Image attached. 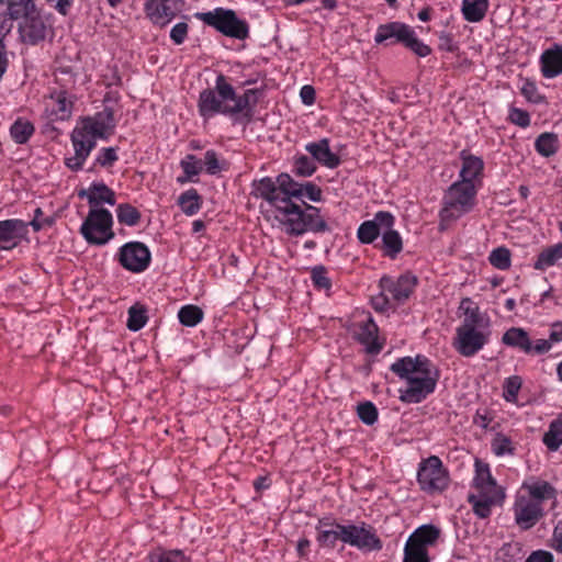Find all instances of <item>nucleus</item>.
I'll use <instances>...</instances> for the list:
<instances>
[{
    "mask_svg": "<svg viewBox=\"0 0 562 562\" xmlns=\"http://www.w3.org/2000/svg\"><path fill=\"white\" fill-rule=\"evenodd\" d=\"M391 371L407 383L400 391V400L404 403L416 404L425 400L435 391L439 379L438 370L423 356L401 358L391 366Z\"/></svg>",
    "mask_w": 562,
    "mask_h": 562,
    "instance_id": "nucleus-1",
    "label": "nucleus"
},
{
    "mask_svg": "<svg viewBox=\"0 0 562 562\" xmlns=\"http://www.w3.org/2000/svg\"><path fill=\"white\" fill-rule=\"evenodd\" d=\"M258 90L248 89L244 95L237 97L234 88L226 82L223 75L217 77L215 90H203L199 99V110L203 117L215 113L235 114L243 112L248 122L251 117V106L258 102Z\"/></svg>",
    "mask_w": 562,
    "mask_h": 562,
    "instance_id": "nucleus-2",
    "label": "nucleus"
},
{
    "mask_svg": "<svg viewBox=\"0 0 562 562\" xmlns=\"http://www.w3.org/2000/svg\"><path fill=\"white\" fill-rule=\"evenodd\" d=\"M114 127V112L111 108H105L94 116L82 119L71 133L75 155L65 159L66 166L72 171L80 170L94 148L95 140L98 138H108Z\"/></svg>",
    "mask_w": 562,
    "mask_h": 562,
    "instance_id": "nucleus-3",
    "label": "nucleus"
},
{
    "mask_svg": "<svg viewBox=\"0 0 562 562\" xmlns=\"http://www.w3.org/2000/svg\"><path fill=\"white\" fill-rule=\"evenodd\" d=\"M475 193L473 182L458 181L451 184L445 194L443 207L440 211L441 226L472 210Z\"/></svg>",
    "mask_w": 562,
    "mask_h": 562,
    "instance_id": "nucleus-4",
    "label": "nucleus"
},
{
    "mask_svg": "<svg viewBox=\"0 0 562 562\" xmlns=\"http://www.w3.org/2000/svg\"><path fill=\"white\" fill-rule=\"evenodd\" d=\"M288 228L286 232L291 235H301L306 231L325 232L328 231V225L319 215V210L312 205H306L303 211L300 205L292 203L283 217L277 215Z\"/></svg>",
    "mask_w": 562,
    "mask_h": 562,
    "instance_id": "nucleus-5",
    "label": "nucleus"
},
{
    "mask_svg": "<svg viewBox=\"0 0 562 562\" xmlns=\"http://www.w3.org/2000/svg\"><path fill=\"white\" fill-rule=\"evenodd\" d=\"M195 18L226 36L238 40H244L248 36L247 23L239 20L233 10L216 8L214 11L198 12Z\"/></svg>",
    "mask_w": 562,
    "mask_h": 562,
    "instance_id": "nucleus-6",
    "label": "nucleus"
},
{
    "mask_svg": "<svg viewBox=\"0 0 562 562\" xmlns=\"http://www.w3.org/2000/svg\"><path fill=\"white\" fill-rule=\"evenodd\" d=\"M112 224V214L108 210L91 207L80 232L89 244L103 245L114 237Z\"/></svg>",
    "mask_w": 562,
    "mask_h": 562,
    "instance_id": "nucleus-7",
    "label": "nucleus"
},
{
    "mask_svg": "<svg viewBox=\"0 0 562 562\" xmlns=\"http://www.w3.org/2000/svg\"><path fill=\"white\" fill-rule=\"evenodd\" d=\"M392 38H394L395 42L403 43L407 48L420 57H426L431 52L429 46L415 37L414 31L406 24L392 22L381 25L378 29L375 34L376 43H383Z\"/></svg>",
    "mask_w": 562,
    "mask_h": 562,
    "instance_id": "nucleus-8",
    "label": "nucleus"
},
{
    "mask_svg": "<svg viewBox=\"0 0 562 562\" xmlns=\"http://www.w3.org/2000/svg\"><path fill=\"white\" fill-rule=\"evenodd\" d=\"M417 480L424 491H442L448 485V476L438 457H429L420 463Z\"/></svg>",
    "mask_w": 562,
    "mask_h": 562,
    "instance_id": "nucleus-9",
    "label": "nucleus"
},
{
    "mask_svg": "<svg viewBox=\"0 0 562 562\" xmlns=\"http://www.w3.org/2000/svg\"><path fill=\"white\" fill-rule=\"evenodd\" d=\"M344 543L357 547L360 550L373 551L382 548L381 540L373 532L371 527L364 524L361 526L344 525Z\"/></svg>",
    "mask_w": 562,
    "mask_h": 562,
    "instance_id": "nucleus-10",
    "label": "nucleus"
},
{
    "mask_svg": "<svg viewBox=\"0 0 562 562\" xmlns=\"http://www.w3.org/2000/svg\"><path fill=\"white\" fill-rule=\"evenodd\" d=\"M488 340V333L482 328H457L456 349L464 357H472L480 351Z\"/></svg>",
    "mask_w": 562,
    "mask_h": 562,
    "instance_id": "nucleus-11",
    "label": "nucleus"
},
{
    "mask_svg": "<svg viewBox=\"0 0 562 562\" xmlns=\"http://www.w3.org/2000/svg\"><path fill=\"white\" fill-rule=\"evenodd\" d=\"M120 261L127 270L140 272L148 267L150 252L143 243H127L120 250Z\"/></svg>",
    "mask_w": 562,
    "mask_h": 562,
    "instance_id": "nucleus-12",
    "label": "nucleus"
},
{
    "mask_svg": "<svg viewBox=\"0 0 562 562\" xmlns=\"http://www.w3.org/2000/svg\"><path fill=\"white\" fill-rule=\"evenodd\" d=\"M184 7L183 0H149L146 3V12L153 23L165 26Z\"/></svg>",
    "mask_w": 562,
    "mask_h": 562,
    "instance_id": "nucleus-13",
    "label": "nucleus"
},
{
    "mask_svg": "<svg viewBox=\"0 0 562 562\" xmlns=\"http://www.w3.org/2000/svg\"><path fill=\"white\" fill-rule=\"evenodd\" d=\"M514 513L516 524L525 530L533 527L543 516V509L539 502L530 501L526 496H519L516 499Z\"/></svg>",
    "mask_w": 562,
    "mask_h": 562,
    "instance_id": "nucleus-14",
    "label": "nucleus"
},
{
    "mask_svg": "<svg viewBox=\"0 0 562 562\" xmlns=\"http://www.w3.org/2000/svg\"><path fill=\"white\" fill-rule=\"evenodd\" d=\"M417 279L411 273H405L396 280L384 276L380 280V288L391 294L396 303H403L413 293Z\"/></svg>",
    "mask_w": 562,
    "mask_h": 562,
    "instance_id": "nucleus-15",
    "label": "nucleus"
},
{
    "mask_svg": "<svg viewBox=\"0 0 562 562\" xmlns=\"http://www.w3.org/2000/svg\"><path fill=\"white\" fill-rule=\"evenodd\" d=\"M394 217L389 212H378L372 221L363 222L358 229V238L363 244L372 243L384 228H391Z\"/></svg>",
    "mask_w": 562,
    "mask_h": 562,
    "instance_id": "nucleus-16",
    "label": "nucleus"
},
{
    "mask_svg": "<svg viewBox=\"0 0 562 562\" xmlns=\"http://www.w3.org/2000/svg\"><path fill=\"white\" fill-rule=\"evenodd\" d=\"M254 186L257 195L273 205L280 213L281 217H283L293 202H286L283 198L281 199L279 183L277 181H272L270 178H263L258 182H255Z\"/></svg>",
    "mask_w": 562,
    "mask_h": 562,
    "instance_id": "nucleus-17",
    "label": "nucleus"
},
{
    "mask_svg": "<svg viewBox=\"0 0 562 562\" xmlns=\"http://www.w3.org/2000/svg\"><path fill=\"white\" fill-rule=\"evenodd\" d=\"M20 35L23 42L36 44L43 41L46 36V24L40 13L34 11L29 15L19 27Z\"/></svg>",
    "mask_w": 562,
    "mask_h": 562,
    "instance_id": "nucleus-18",
    "label": "nucleus"
},
{
    "mask_svg": "<svg viewBox=\"0 0 562 562\" xmlns=\"http://www.w3.org/2000/svg\"><path fill=\"white\" fill-rule=\"evenodd\" d=\"M27 233V223L21 220H5L0 222V246L10 249L15 246V239L22 238Z\"/></svg>",
    "mask_w": 562,
    "mask_h": 562,
    "instance_id": "nucleus-19",
    "label": "nucleus"
},
{
    "mask_svg": "<svg viewBox=\"0 0 562 562\" xmlns=\"http://www.w3.org/2000/svg\"><path fill=\"white\" fill-rule=\"evenodd\" d=\"M305 149L311 154L312 158L327 168H336L340 164L339 157L329 148V140L323 138L315 143H310Z\"/></svg>",
    "mask_w": 562,
    "mask_h": 562,
    "instance_id": "nucleus-20",
    "label": "nucleus"
},
{
    "mask_svg": "<svg viewBox=\"0 0 562 562\" xmlns=\"http://www.w3.org/2000/svg\"><path fill=\"white\" fill-rule=\"evenodd\" d=\"M474 484L479 493L504 494L490 472L487 463L475 461Z\"/></svg>",
    "mask_w": 562,
    "mask_h": 562,
    "instance_id": "nucleus-21",
    "label": "nucleus"
},
{
    "mask_svg": "<svg viewBox=\"0 0 562 562\" xmlns=\"http://www.w3.org/2000/svg\"><path fill=\"white\" fill-rule=\"evenodd\" d=\"M80 198H87L89 204L93 207L100 203L115 204V193L104 183H93L88 189L78 192Z\"/></svg>",
    "mask_w": 562,
    "mask_h": 562,
    "instance_id": "nucleus-22",
    "label": "nucleus"
},
{
    "mask_svg": "<svg viewBox=\"0 0 562 562\" xmlns=\"http://www.w3.org/2000/svg\"><path fill=\"white\" fill-rule=\"evenodd\" d=\"M541 71L546 78H553L562 74V47L554 45L541 55Z\"/></svg>",
    "mask_w": 562,
    "mask_h": 562,
    "instance_id": "nucleus-23",
    "label": "nucleus"
},
{
    "mask_svg": "<svg viewBox=\"0 0 562 562\" xmlns=\"http://www.w3.org/2000/svg\"><path fill=\"white\" fill-rule=\"evenodd\" d=\"M459 310L463 312L464 319L458 328L484 329V327L487 326V322L485 321L483 314L480 312L479 307L475 304H473L471 299H463L460 303Z\"/></svg>",
    "mask_w": 562,
    "mask_h": 562,
    "instance_id": "nucleus-24",
    "label": "nucleus"
},
{
    "mask_svg": "<svg viewBox=\"0 0 562 562\" xmlns=\"http://www.w3.org/2000/svg\"><path fill=\"white\" fill-rule=\"evenodd\" d=\"M504 496V494L479 493L477 495L470 494L468 501L480 518H486L491 514V507L499 503Z\"/></svg>",
    "mask_w": 562,
    "mask_h": 562,
    "instance_id": "nucleus-25",
    "label": "nucleus"
},
{
    "mask_svg": "<svg viewBox=\"0 0 562 562\" xmlns=\"http://www.w3.org/2000/svg\"><path fill=\"white\" fill-rule=\"evenodd\" d=\"M52 114L58 120H66L71 115L72 100L69 93L65 90L55 91L49 95V103Z\"/></svg>",
    "mask_w": 562,
    "mask_h": 562,
    "instance_id": "nucleus-26",
    "label": "nucleus"
},
{
    "mask_svg": "<svg viewBox=\"0 0 562 562\" xmlns=\"http://www.w3.org/2000/svg\"><path fill=\"white\" fill-rule=\"evenodd\" d=\"M376 337L378 326L372 318H368L367 322H363L359 326L357 338L361 344L367 346L368 351L371 353H376L381 349V347L375 344Z\"/></svg>",
    "mask_w": 562,
    "mask_h": 562,
    "instance_id": "nucleus-27",
    "label": "nucleus"
},
{
    "mask_svg": "<svg viewBox=\"0 0 562 562\" xmlns=\"http://www.w3.org/2000/svg\"><path fill=\"white\" fill-rule=\"evenodd\" d=\"M528 491L530 501H537L541 505L543 501L557 498V490L546 481H535L532 483L524 484L522 486Z\"/></svg>",
    "mask_w": 562,
    "mask_h": 562,
    "instance_id": "nucleus-28",
    "label": "nucleus"
},
{
    "mask_svg": "<svg viewBox=\"0 0 562 562\" xmlns=\"http://www.w3.org/2000/svg\"><path fill=\"white\" fill-rule=\"evenodd\" d=\"M502 341L507 346L518 347L527 353L532 351V342L530 341L527 331L522 328H509L503 335Z\"/></svg>",
    "mask_w": 562,
    "mask_h": 562,
    "instance_id": "nucleus-29",
    "label": "nucleus"
},
{
    "mask_svg": "<svg viewBox=\"0 0 562 562\" xmlns=\"http://www.w3.org/2000/svg\"><path fill=\"white\" fill-rule=\"evenodd\" d=\"M440 536V530L434 525H424L417 528L408 539L416 546L426 548L432 546Z\"/></svg>",
    "mask_w": 562,
    "mask_h": 562,
    "instance_id": "nucleus-30",
    "label": "nucleus"
},
{
    "mask_svg": "<svg viewBox=\"0 0 562 562\" xmlns=\"http://www.w3.org/2000/svg\"><path fill=\"white\" fill-rule=\"evenodd\" d=\"M560 259H562V241L543 249L539 254L533 267L537 270H546L554 266Z\"/></svg>",
    "mask_w": 562,
    "mask_h": 562,
    "instance_id": "nucleus-31",
    "label": "nucleus"
},
{
    "mask_svg": "<svg viewBox=\"0 0 562 562\" xmlns=\"http://www.w3.org/2000/svg\"><path fill=\"white\" fill-rule=\"evenodd\" d=\"M0 5H5L3 10L7 12V15H9L12 21L19 20L21 18L25 20L26 18H29L31 12L33 13L34 11H36L35 4H26L22 0H9L8 2L0 0Z\"/></svg>",
    "mask_w": 562,
    "mask_h": 562,
    "instance_id": "nucleus-32",
    "label": "nucleus"
},
{
    "mask_svg": "<svg viewBox=\"0 0 562 562\" xmlns=\"http://www.w3.org/2000/svg\"><path fill=\"white\" fill-rule=\"evenodd\" d=\"M462 168L460 170L461 181L472 182L483 170V160L479 157L464 155L462 153Z\"/></svg>",
    "mask_w": 562,
    "mask_h": 562,
    "instance_id": "nucleus-33",
    "label": "nucleus"
},
{
    "mask_svg": "<svg viewBox=\"0 0 562 562\" xmlns=\"http://www.w3.org/2000/svg\"><path fill=\"white\" fill-rule=\"evenodd\" d=\"M487 11V0H463L462 12L469 22L481 21Z\"/></svg>",
    "mask_w": 562,
    "mask_h": 562,
    "instance_id": "nucleus-34",
    "label": "nucleus"
},
{
    "mask_svg": "<svg viewBox=\"0 0 562 562\" xmlns=\"http://www.w3.org/2000/svg\"><path fill=\"white\" fill-rule=\"evenodd\" d=\"M279 188L281 190V199L283 198L286 202H292L291 198H302V184L293 181L288 173H281L277 178Z\"/></svg>",
    "mask_w": 562,
    "mask_h": 562,
    "instance_id": "nucleus-35",
    "label": "nucleus"
},
{
    "mask_svg": "<svg viewBox=\"0 0 562 562\" xmlns=\"http://www.w3.org/2000/svg\"><path fill=\"white\" fill-rule=\"evenodd\" d=\"M543 442L548 447L549 450L555 451L562 445V419L553 420L549 430L543 436Z\"/></svg>",
    "mask_w": 562,
    "mask_h": 562,
    "instance_id": "nucleus-36",
    "label": "nucleus"
},
{
    "mask_svg": "<svg viewBox=\"0 0 562 562\" xmlns=\"http://www.w3.org/2000/svg\"><path fill=\"white\" fill-rule=\"evenodd\" d=\"M33 133V124L23 119H18L10 128V134L18 144L26 143Z\"/></svg>",
    "mask_w": 562,
    "mask_h": 562,
    "instance_id": "nucleus-37",
    "label": "nucleus"
},
{
    "mask_svg": "<svg viewBox=\"0 0 562 562\" xmlns=\"http://www.w3.org/2000/svg\"><path fill=\"white\" fill-rule=\"evenodd\" d=\"M535 146L540 155L550 157L558 149V136L554 133H543L538 136Z\"/></svg>",
    "mask_w": 562,
    "mask_h": 562,
    "instance_id": "nucleus-38",
    "label": "nucleus"
},
{
    "mask_svg": "<svg viewBox=\"0 0 562 562\" xmlns=\"http://www.w3.org/2000/svg\"><path fill=\"white\" fill-rule=\"evenodd\" d=\"M344 525L336 524L330 529L322 530L317 536V541L322 547L334 548L338 540L344 542Z\"/></svg>",
    "mask_w": 562,
    "mask_h": 562,
    "instance_id": "nucleus-39",
    "label": "nucleus"
},
{
    "mask_svg": "<svg viewBox=\"0 0 562 562\" xmlns=\"http://www.w3.org/2000/svg\"><path fill=\"white\" fill-rule=\"evenodd\" d=\"M179 321L182 325L193 327L203 318V311L196 305H186L178 313Z\"/></svg>",
    "mask_w": 562,
    "mask_h": 562,
    "instance_id": "nucleus-40",
    "label": "nucleus"
},
{
    "mask_svg": "<svg viewBox=\"0 0 562 562\" xmlns=\"http://www.w3.org/2000/svg\"><path fill=\"white\" fill-rule=\"evenodd\" d=\"M116 216L120 223L127 226H135L140 221L139 211L128 203H123L117 206Z\"/></svg>",
    "mask_w": 562,
    "mask_h": 562,
    "instance_id": "nucleus-41",
    "label": "nucleus"
},
{
    "mask_svg": "<svg viewBox=\"0 0 562 562\" xmlns=\"http://www.w3.org/2000/svg\"><path fill=\"white\" fill-rule=\"evenodd\" d=\"M179 205L187 215L195 214L200 209V195L196 190L190 189L179 198Z\"/></svg>",
    "mask_w": 562,
    "mask_h": 562,
    "instance_id": "nucleus-42",
    "label": "nucleus"
},
{
    "mask_svg": "<svg viewBox=\"0 0 562 562\" xmlns=\"http://www.w3.org/2000/svg\"><path fill=\"white\" fill-rule=\"evenodd\" d=\"M382 240L386 252L394 257L402 250V238L396 231L384 228L382 232Z\"/></svg>",
    "mask_w": 562,
    "mask_h": 562,
    "instance_id": "nucleus-43",
    "label": "nucleus"
},
{
    "mask_svg": "<svg viewBox=\"0 0 562 562\" xmlns=\"http://www.w3.org/2000/svg\"><path fill=\"white\" fill-rule=\"evenodd\" d=\"M147 322L146 310L142 305H133L128 310L127 328L137 331L145 326Z\"/></svg>",
    "mask_w": 562,
    "mask_h": 562,
    "instance_id": "nucleus-44",
    "label": "nucleus"
},
{
    "mask_svg": "<svg viewBox=\"0 0 562 562\" xmlns=\"http://www.w3.org/2000/svg\"><path fill=\"white\" fill-rule=\"evenodd\" d=\"M403 562H429L428 551L426 548L418 547L408 539L404 548Z\"/></svg>",
    "mask_w": 562,
    "mask_h": 562,
    "instance_id": "nucleus-45",
    "label": "nucleus"
},
{
    "mask_svg": "<svg viewBox=\"0 0 562 562\" xmlns=\"http://www.w3.org/2000/svg\"><path fill=\"white\" fill-rule=\"evenodd\" d=\"M181 167L186 175L184 177L178 178V181L181 183L202 171V162L198 160L194 155H188L183 160H181Z\"/></svg>",
    "mask_w": 562,
    "mask_h": 562,
    "instance_id": "nucleus-46",
    "label": "nucleus"
},
{
    "mask_svg": "<svg viewBox=\"0 0 562 562\" xmlns=\"http://www.w3.org/2000/svg\"><path fill=\"white\" fill-rule=\"evenodd\" d=\"M490 262L497 269L505 270L510 267V251L505 247L494 249L490 255Z\"/></svg>",
    "mask_w": 562,
    "mask_h": 562,
    "instance_id": "nucleus-47",
    "label": "nucleus"
},
{
    "mask_svg": "<svg viewBox=\"0 0 562 562\" xmlns=\"http://www.w3.org/2000/svg\"><path fill=\"white\" fill-rule=\"evenodd\" d=\"M150 559L153 562L155 560L156 562H190V559L180 550L161 551L159 553L151 554Z\"/></svg>",
    "mask_w": 562,
    "mask_h": 562,
    "instance_id": "nucleus-48",
    "label": "nucleus"
},
{
    "mask_svg": "<svg viewBox=\"0 0 562 562\" xmlns=\"http://www.w3.org/2000/svg\"><path fill=\"white\" fill-rule=\"evenodd\" d=\"M357 413L359 418L367 425H372L378 419V409L371 402L359 404Z\"/></svg>",
    "mask_w": 562,
    "mask_h": 562,
    "instance_id": "nucleus-49",
    "label": "nucleus"
},
{
    "mask_svg": "<svg viewBox=\"0 0 562 562\" xmlns=\"http://www.w3.org/2000/svg\"><path fill=\"white\" fill-rule=\"evenodd\" d=\"M521 387V379L517 375L506 379L504 385V398L507 402H515L517 394Z\"/></svg>",
    "mask_w": 562,
    "mask_h": 562,
    "instance_id": "nucleus-50",
    "label": "nucleus"
},
{
    "mask_svg": "<svg viewBox=\"0 0 562 562\" xmlns=\"http://www.w3.org/2000/svg\"><path fill=\"white\" fill-rule=\"evenodd\" d=\"M316 170L313 158L301 156L295 161V172L302 177L312 176Z\"/></svg>",
    "mask_w": 562,
    "mask_h": 562,
    "instance_id": "nucleus-51",
    "label": "nucleus"
},
{
    "mask_svg": "<svg viewBox=\"0 0 562 562\" xmlns=\"http://www.w3.org/2000/svg\"><path fill=\"white\" fill-rule=\"evenodd\" d=\"M312 281L318 289L328 290L331 285L330 280L326 276V269L323 266H317L312 269Z\"/></svg>",
    "mask_w": 562,
    "mask_h": 562,
    "instance_id": "nucleus-52",
    "label": "nucleus"
},
{
    "mask_svg": "<svg viewBox=\"0 0 562 562\" xmlns=\"http://www.w3.org/2000/svg\"><path fill=\"white\" fill-rule=\"evenodd\" d=\"M116 160L117 155L114 147L103 148L97 157V164L102 167H111Z\"/></svg>",
    "mask_w": 562,
    "mask_h": 562,
    "instance_id": "nucleus-53",
    "label": "nucleus"
},
{
    "mask_svg": "<svg viewBox=\"0 0 562 562\" xmlns=\"http://www.w3.org/2000/svg\"><path fill=\"white\" fill-rule=\"evenodd\" d=\"M189 26L186 22L177 23L170 31V38L177 45H180L184 42L188 35Z\"/></svg>",
    "mask_w": 562,
    "mask_h": 562,
    "instance_id": "nucleus-54",
    "label": "nucleus"
},
{
    "mask_svg": "<svg viewBox=\"0 0 562 562\" xmlns=\"http://www.w3.org/2000/svg\"><path fill=\"white\" fill-rule=\"evenodd\" d=\"M512 441L505 436H497L492 443V448L495 454L503 456L512 452Z\"/></svg>",
    "mask_w": 562,
    "mask_h": 562,
    "instance_id": "nucleus-55",
    "label": "nucleus"
},
{
    "mask_svg": "<svg viewBox=\"0 0 562 562\" xmlns=\"http://www.w3.org/2000/svg\"><path fill=\"white\" fill-rule=\"evenodd\" d=\"M204 165L206 172L210 175H215L221 170L220 161L217 159V155L214 150H207L204 156Z\"/></svg>",
    "mask_w": 562,
    "mask_h": 562,
    "instance_id": "nucleus-56",
    "label": "nucleus"
},
{
    "mask_svg": "<svg viewBox=\"0 0 562 562\" xmlns=\"http://www.w3.org/2000/svg\"><path fill=\"white\" fill-rule=\"evenodd\" d=\"M521 93L533 103L542 101V97L539 94L538 89L533 82L526 81L521 87Z\"/></svg>",
    "mask_w": 562,
    "mask_h": 562,
    "instance_id": "nucleus-57",
    "label": "nucleus"
},
{
    "mask_svg": "<svg viewBox=\"0 0 562 562\" xmlns=\"http://www.w3.org/2000/svg\"><path fill=\"white\" fill-rule=\"evenodd\" d=\"M301 189H302V198L306 196L307 199H310L311 201H314V202L319 201L322 198L321 189L311 182H306V183L302 184Z\"/></svg>",
    "mask_w": 562,
    "mask_h": 562,
    "instance_id": "nucleus-58",
    "label": "nucleus"
},
{
    "mask_svg": "<svg viewBox=\"0 0 562 562\" xmlns=\"http://www.w3.org/2000/svg\"><path fill=\"white\" fill-rule=\"evenodd\" d=\"M385 293L386 291L381 290V292L371 300L373 308L378 312H384L389 307L390 299Z\"/></svg>",
    "mask_w": 562,
    "mask_h": 562,
    "instance_id": "nucleus-59",
    "label": "nucleus"
},
{
    "mask_svg": "<svg viewBox=\"0 0 562 562\" xmlns=\"http://www.w3.org/2000/svg\"><path fill=\"white\" fill-rule=\"evenodd\" d=\"M510 120L513 123L521 126V127H526L529 125L530 123V117H529V114L522 110H519V109H514L512 112H510Z\"/></svg>",
    "mask_w": 562,
    "mask_h": 562,
    "instance_id": "nucleus-60",
    "label": "nucleus"
},
{
    "mask_svg": "<svg viewBox=\"0 0 562 562\" xmlns=\"http://www.w3.org/2000/svg\"><path fill=\"white\" fill-rule=\"evenodd\" d=\"M12 26L13 21L9 15H7V12L0 5V36H3L7 33H9Z\"/></svg>",
    "mask_w": 562,
    "mask_h": 562,
    "instance_id": "nucleus-61",
    "label": "nucleus"
},
{
    "mask_svg": "<svg viewBox=\"0 0 562 562\" xmlns=\"http://www.w3.org/2000/svg\"><path fill=\"white\" fill-rule=\"evenodd\" d=\"M525 562H553V557L547 551H535L532 552Z\"/></svg>",
    "mask_w": 562,
    "mask_h": 562,
    "instance_id": "nucleus-62",
    "label": "nucleus"
},
{
    "mask_svg": "<svg viewBox=\"0 0 562 562\" xmlns=\"http://www.w3.org/2000/svg\"><path fill=\"white\" fill-rule=\"evenodd\" d=\"M300 97L304 104L311 105L315 101V89L312 86H303L300 92Z\"/></svg>",
    "mask_w": 562,
    "mask_h": 562,
    "instance_id": "nucleus-63",
    "label": "nucleus"
},
{
    "mask_svg": "<svg viewBox=\"0 0 562 562\" xmlns=\"http://www.w3.org/2000/svg\"><path fill=\"white\" fill-rule=\"evenodd\" d=\"M552 548L562 553V521L554 527L552 536Z\"/></svg>",
    "mask_w": 562,
    "mask_h": 562,
    "instance_id": "nucleus-64",
    "label": "nucleus"
}]
</instances>
